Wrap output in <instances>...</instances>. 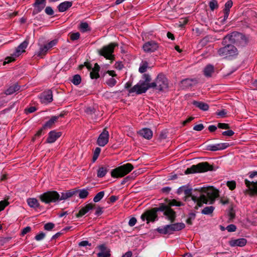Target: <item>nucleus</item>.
<instances>
[{
    "label": "nucleus",
    "mask_w": 257,
    "mask_h": 257,
    "mask_svg": "<svg viewBox=\"0 0 257 257\" xmlns=\"http://www.w3.org/2000/svg\"><path fill=\"white\" fill-rule=\"evenodd\" d=\"M232 2L231 1H228L225 4V9L224 10H227L229 11L230 8H231L232 6Z\"/></svg>",
    "instance_id": "48"
},
{
    "label": "nucleus",
    "mask_w": 257,
    "mask_h": 257,
    "mask_svg": "<svg viewBox=\"0 0 257 257\" xmlns=\"http://www.w3.org/2000/svg\"><path fill=\"white\" fill-rule=\"evenodd\" d=\"M93 205L91 204H88L82 208L77 215L78 217H81L93 209Z\"/></svg>",
    "instance_id": "24"
},
{
    "label": "nucleus",
    "mask_w": 257,
    "mask_h": 257,
    "mask_svg": "<svg viewBox=\"0 0 257 257\" xmlns=\"http://www.w3.org/2000/svg\"><path fill=\"white\" fill-rule=\"evenodd\" d=\"M27 203L31 208H37L39 206V203L36 198H30L27 199Z\"/></svg>",
    "instance_id": "31"
},
{
    "label": "nucleus",
    "mask_w": 257,
    "mask_h": 257,
    "mask_svg": "<svg viewBox=\"0 0 257 257\" xmlns=\"http://www.w3.org/2000/svg\"><path fill=\"white\" fill-rule=\"evenodd\" d=\"M137 222V219L135 217L131 218L128 221V225L130 226H134Z\"/></svg>",
    "instance_id": "54"
},
{
    "label": "nucleus",
    "mask_w": 257,
    "mask_h": 257,
    "mask_svg": "<svg viewBox=\"0 0 257 257\" xmlns=\"http://www.w3.org/2000/svg\"><path fill=\"white\" fill-rule=\"evenodd\" d=\"M148 68V63L147 61H142L140 64V66L139 69V71L143 73L147 71Z\"/></svg>",
    "instance_id": "35"
},
{
    "label": "nucleus",
    "mask_w": 257,
    "mask_h": 257,
    "mask_svg": "<svg viewBox=\"0 0 257 257\" xmlns=\"http://www.w3.org/2000/svg\"><path fill=\"white\" fill-rule=\"evenodd\" d=\"M72 5L71 2L65 1L60 3L58 6V9L60 12H64L67 10Z\"/></svg>",
    "instance_id": "23"
},
{
    "label": "nucleus",
    "mask_w": 257,
    "mask_h": 257,
    "mask_svg": "<svg viewBox=\"0 0 257 257\" xmlns=\"http://www.w3.org/2000/svg\"><path fill=\"white\" fill-rule=\"evenodd\" d=\"M99 54L106 59L111 60L112 59V43L103 47L99 51Z\"/></svg>",
    "instance_id": "12"
},
{
    "label": "nucleus",
    "mask_w": 257,
    "mask_h": 257,
    "mask_svg": "<svg viewBox=\"0 0 257 257\" xmlns=\"http://www.w3.org/2000/svg\"><path fill=\"white\" fill-rule=\"evenodd\" d=\"M214 210V207L210 206L205 207L202 210L201 213L205 215H210L212 213Z\"/></svg>",
    "instance_id": "36"
},
{
    "label": "nucleus",
    "mask_w": 257,
    "mask_h": 257,
    "mask_svg": "<svg viewBox=\"0 0 257 257\" xmlns=\"http://www.w3.org/2000/svg\"><path fill=\"white\" fill-rule=\"evenodd\" d=\"M81 77L80 76V75H75L73 77V79L71 81V82L74 84V85H78L81 82Z\"/></svg>",
    "instance_id": "40"
},
{
    "label": "nucleus",
    "mask_w": 257,
    "mask_h": 257,
    "mask_svg": "<svg viewBox=\"0 0 257 257\" xmlns=\"http://www.w3.org/2000/svg\"><path fill=\"white\" fill-rule=\"evenodd\" d=\"M9 204L7 200H2L0 201V211L3 210Z\"/></svg>",
    "instance_id": "44"
},
{
    "label": "nucleus",
    "mask_w": 257,
    "mask_h": 257,
    "mask_svg": "<svg viewBox=\"0 0 257 257\" xmlns=\"http://www.w3.org/2000/svg\"><path fill=\"white\" fill-rule=\"evenodd\" d=\"M194 82V81L192 79H190L183 80L181 82V87L183 88H187L192 86Z\"/></svg>",
    "instance_id": "32"
},
{
    "label": "nucleus",
    "mask_w": 257,
    "mask_h": 257,
    "mask_svg": "<svg viewBox=\"0 0 257 257\" xmlns=\"http://www.w3.org/2000/svg\"><path fill=\"white\" fill-rule=\"evenodd\" d=\"M226 112L225 110H221L220 111L217 112V114L221 117H223L226 114Z\"/></svg>",
    "instance_id": "60"
},
{
    "label": "nucleus",
    "mask_w": 257,
    "mask_h": 257,
    "mask_svg": "<svg viewBox=\"0 0 257 257\" xmlns=\"http://www.w3.org/2000/svg\"><path fill=\"white\" fill-rule=\"evenodd\" d=\"M224 14L223 20L225 21L228 17L229 11H228L227 10H224Z\"/></svg>",
    "instance_id": "63"
},
{
    "label": "nucleus",
    "mask_w": 257,
    "mask_h": 257,
    "mask_svg": "<svg viewBox=\"0 0 257 257\" xmlns=\"http://www.w3.org/2000/svg\"><path fill=\"white\" fill-rule=\"evenodd\" d=\"M169 226L170 227L171 233H172L174 231H179L183 229L185 227V225L183 223H177L170 224Z\"/></svg>",
    "instance_id": "25"
},
{
    "label": "nucleus",
    "mask_w": 257,
    "mask_h": 257,
    "mask_svg": "<svg viewBox=\"0 0 257 257\" xmlns=\"http://www.w3.org/2000/svg\"><path fill=\"white\" fill-rule=\"evenodd\" d=\"M36 110V108L35 106H31L28 108L27 110V112L28 113H32Z\"/></svg>",
    "instance_id": "62"
},
{
    "label": "nucleus",
    "mask_w": 257,
    "mask_h": 257,
    "mask_svg": "<svg viewBox=\"0 0 257 257\" xmlns=\"http://www.w3.org/2000/svg\"><path fill=\"white\" fill-rule=\"evenodd\" d=\"M61 116V115H60L59 116H52L51 118L44 124L43 127L45 128L51 127V126L57 121L59 117Z\"/></svg>",
    "instance_id": "27"
},
{
    "label": "nucleus",
    "mask_w": 257,
    "mask_h": 257,
    "mask_svg": "<svg viewBox=\"0 0 257 257\" xmlns=\"http://www.w3.org/2000/svg\"><path fill=\"white\" fill-rule=\"evenodd\" d=\"M109 134L105 129L99 135L97 144L100 147H104L108 142Z\"/></svg>",
    "instance_id": "13"
},
{
    "label": "nucleus",
    "mask_w": 257,
    "mask_h": 257,
    "mask_svg": "<svg viewBox=\"0 0 257 257\" xmlns=\"http://www.w3.org/2000/svg\"><path fill=\"white\" fill-rule=\"evenodd\" d=\"M217 129V127L215 125H209L208 127V130L211 132H213L215 131Z\"/></svg>",
    "instance_id": "61"
},
{
    "label": "nucleus",
    "mask_w": 257,
    "mask_h": 257,
    "mask_svg": "<svg viewBox=\"0 0 257 257\" xmlns=\"http://www.w3.org/2000/svg\"><path fill=\"white\" fill-rule=\"evenodd\" d=\"M236 229V226L233 224H230L226 227V229L229 232L235 231Z\"/></svg>",
    "instance_id": "49"
},
{
    "label": "nucleus",
    "mask_w": 257,
    "mask_h": 257,
    "mask_svg": "<svg viewBox=\"0 0 257 257\" xmlns=\"http://www.w3.org/2000/svg\"><path fill=\"white\" fill-rule=\"evenodd\" d=\"M62 134L60 132L51 131L49 133L48 137L47 139V142L48 143H54L60 136Z\"/></svg>",
    "instance_id": "18"
},
{
    "label": "nucleus",
    "mask_w": 257,
    "mask_h": 257,
    "mask_svg": "<svg viewBox=\"0 0 257 257\" xmlns=\"http://www.w3.org/2000/svg\"><path fill=\"white\" fill-rule=\"evenodd\" d=\"M226 185L231 190H234L236 187V183L234 181H228Z\"/></svg>",
    "instance_id": "43"
},
{
    "label": "nucleus",
    "mask_w": 257,
    "mask_h": 257,
    "mask_svg": "<svg viewBox=\"0 0 257 257\" xmlns=\"http://www.w3.org/2000/svg\"><path fill=\"white\" fill-rule=\"evenodd\" d=\"M203 128L204 125H203V124H196L193 127V130L197 131H201Z\"/></svg>",
    "instance_id": "52"
},
{
    "label": "nucleus",
    "mask_w": 257,
    "mask_h": 257,
    "mask_svg": "<svg viewBox=\"0 0 257 257\" xmlns=\"http://www.w3.org/2000/svg\"><path fill=\"white\" fill-rule=\"evenodd\" d=\"M98 248L99 252L97 255L98 257H108L110 255V250L103 244L99 245Z\"/></svg>",
    "instance_id": "20"
},
{
    "label": "nucleus",
    "mask_w": 257,
    "mask_h": 257,
    "mask_svg": "<svg viewBox=\"0 0 257 257\" xmlns=\"http://www.w3.org/2000/svg\"><path fill=\"white\" fill-rule=\"evenodd\" d=\"M41 102L42 103L47 104L53 100L52 92L51 90L44 92L40 96Z\"/></svg>",
    "instance_id": "16"
},
{
    "label": "nucleus",
    "mask_w": 257,
    "mask_h": 257,
    "mask_svg": "<svg viewBox=\"0 0 257 257\" xmlns=\"http://www.w3.org/2000/svg\"><path fill=\"white\" fill-rule=\"evenodd\" d=\"M158 44L153 41L146 43L143 47V48L146 52L151 53L155 51L158 48Z\"/></svg>",
    "instance_id": "15"
},
{
    "label": "nucleus",
    "mask_w": 257,
    "mask_h": 257,
    "mask_svg": "<svg viewBox=\"0 0 257 257\" xmlns=\"http://www.w3.org/2000/svg\"><path fill=\"white\" fill-rule=\"evenodd\" d=\"M20 89V86L17 84L10 86L6 91L7 95H11Z\"/></svg>",
    "instance_id": "29"
},
{
    "label": "nucleus",
    "mask_w": 257,
    "mask_h": 257,
    "mask_svg": "<svg viewBox=\"0 0 257 257\" xmlns=\"http://www.w3.org/2000/svg\"><path fill=\"white\" fill-rule=\"evenodd\" d=\"M234 43L238 46H243L246 44L247 40L245 37L241 33L233 32L230 35L226 36L223 40L222 43L225 45L227 42Z\"/></svg>",
    "instance_id": "4"
},
{
    "label": "nucleus",
    "mask_w": 257,
    "mask_h": 257,
    "mask_svg": "<svg viewBox=\"0 0 257 257\" xmlns=\"http://www.w3.org/2000/svg\"><path fill=\"white\" fill-rule=\"evenodd\" d=\"M85 65L88 70L92 69V71L90 73V76L91 79H96L99 77L98 72L99 71V66L97 64H95L93 68H92V65L88 63H85Z\"/></svg>",
    "instance_id": "14"
},
{
    "label": "nucleus",
    "mask_w": 257,
    "mask_h": 257,
    "mask_svg": "<svg viewBox=\"0 0 257 257\" xmlns=\"http://www.w3.org/2000/svg\"><path fill=\"white\" fill-rule=\"evenodd\" d=\"M88 245H90V244L89 243L88 241L86 240L82 241L79 243V245L81 246H86Z\"/></svg>",
    "instance_id": "58"
},
{
    "label": "nucleus",
    "mask_w": 257,
    "mask_h": 257,
    "mask_svg": "<svg viewBox=\"0 0 257 257\" xmlns=\"http://www.w3.org/2000/svg\"><path fill=\"white\" fill-rule=\"evenodd\" d=\"M107 173V169L104 167H101L97 170V176L98 177L101 178L104 177Z\"/></svg>",
    "instance_id": "37"
},
{
    "label": "nucleus",
    "mask_w": 257,
    "mask_h": 257,
    "mask_svg": "<svg viewBox=\"0 0 257 257\" xmlns=\"http://www.w3.org/2000/svg\"><path fill=\"white\" fill-rule=\"evenodd\" d=\"M157 230L160 233L163 234H171V231L170 230V227L169 225H167L161 227H159L157 229Z\"/></svg>",
    "instance_id": "30"
},
{
    "label": "nucleus",
    "mask_w": 257,
    "mask_h": 257,
    "mask_svg": "<svg viewBox=\"0 0 257 257\" xmlns=\"http://www.w3.org/2000/svg\"><path fill=\"white\" fill-rule=\"evenodd\" d=\"M85 112L88 114H92L93 113H95V109L93 107H89L86 108V109L85 110Z\"/></svg>",
    "instance_id": "51"
},
{
    "label": "nucleus",
    "mask_w": 257,
    "mask_h": 257,
    "mask_svg": "<svg viewBox=\"0 0 257 257\" xmlns=\"http://www.w3.org/2000/svg\"><path fill=\"white\" fill-rule=\"evenodd\" d=\"M34 5H45V0H36Z\"/></svg>",
    "instance_id": "59"
},
{
    "label": "nucleus",
    "mask_w": 257,
    "mask_h": 257,
    "mask_svg": "<svg viewBox=\"0 0 257 257\" xmlns=\"http://www.w3.org/2000/svg\"><path fill=\"white\" fill-rule=\"evenodd\" d=\"M179 191L184 193L187 201H192L194 202L195 209L202 207L203 204H212L219 195L218 191L212 187L196 189L192 194V189L184 186L179 188Z\"/></svg>",
    "instance_id": "1"
},
{
    "label": "nucleus",
    "mask_w": 257,
    "mask_h": 257,
    "mask_svg": "<svg viewBox=\"0 0 257 257\" xmlns=\"http://www.w3.org/2000/svg\"><path fill=\"white\" fill-rule=\"evenodd\" d=\"M218 127L222 129H228L229 128V125L224 123H219L218 124Z\"/></svg>",
    "instance_id": "53"
},
{
    "label": "nucleus",
    "mask_w": 257,
    "mask_h": 257,
    "mask_svg": "<svg viewBox=\"0 0 257 257\" xmlns=\"http://www.w3.org/2000/svg\"><path fill=\"white\" fill-rule=\"evenodd\" d=\"M45 11V13L48 15H52L54 14V11L52 8L50 7H47Z\"/></svg>",
    "instance_id": "50"
},
{
    "label": "nucleus",
    "mask_w": 257,
    "mask_h": 257,
    "mask_svg": "<svg viewBox=\"0 0 257 257\" xmlns=\"http://www.w3.org/2000/svg\"><path fill=\"white\" fill-rule=\"evenodd\" d=\"M104 195V191H100L98 192L93 198V201L94 202H99L103 197Z\"/></svg>",
    "instance_id": "39"
},
{
    "label": "nucleus",
    "mask_w": 257,
    "mask_h": 257,
    "mask_svg": "<svg viewBox=\"0 0 257 257\" xmlns=\"http://www.w3.org/2000/svg\"><path fill=\"white\" fill-rule=\"evenodd\" d=\"M80 37V34L78 32L74 33L70 35V39L72 41L76 40Z\"/></svg>",
    "instance_id": "47"
},
{
    "label": "nucleus",
    "mask_w": 257,
    "mask_h": 257,
    "mask_svg": "<svg viewBox=\"0 0 257 257\" xmlns=\"http://www.w3.org/2000/svg\"><path fill=\"white\" fill-rule=\"evenodd\" d=\"M214 67L210 64L207 65L204 69V74L206 77H211L214 73Z\"/></svg>",
    "instance_id": "26"
},
{
    "label": "nucleus",
    "mask_w": 257,
    "mask_h": 257,
    "mask_svg": "<svg viewBox=\"0 0 257 257\" xmlns=\"http://www.w3.org/2000/svg\"><path fill=\"white\" fill-rule=\"evenodd\" d=\"M80 31L83 32H86L90 30L89 26L87 23L86 22H82L80 23L79 27Z\"/></svg>",
    "instance_id": "34"
},
{
    "label": "nucleus",
    "mask_w": 257,
    "mask_h": 257,
    "mask_svg": "<svg viewBox=\"0 0 257 257\" xmlns=\"http://www.w3.org/2000/svg\"><path fill=\"white\" fill-rule=\"evenodd\" d=\"M58 39H55L50 42H47L45 44L39 43V49L35 52V55L39 57H42L46 54L49 50L55 46L58 43Z\"/></svg>",
    "instance_id": "7"
},
{
    "label": "nucleus",
    "mask_w": 257,
    "mask_h": 257,
    "mask_svg": "<svg viewBox=\"0 0 257 257\" xmlns=\"http://www.w3.org/2000/svg\"><path fill=\"white\" fill-rule=\"evenodd\" d=\"M140 135L143 138L149 140L151 139L153 136L152 131L148 128H144L139 131Z\"/></svg>",
    "instance_id": "22"
},
{
    "label": "nucleus",
    "mask_w": 257,
    "mask_h": 257,
    "mask_svg": "<svg viewBox=\"0 0 257 257\" xmlns=\"http://www.w3.org/2000/svg\"><path fill=\"white\" fill-rule=\"evenodd\" d=\"M33 6L35 8L33 11V14L35 15L40 13L44 8L45 5H34V4Z\"/></svg>",
    "instance_id": "38"
},
{
    "label": "nucleus",
    "mask_w": 257,
    "mask_h": 257,
    "mask_svg": "<svg viewBox=\"0 0 257 257\" xmlns=\"http://www.w3.org/2000/svg\"><path fill=\"white\" fill-rule=\"evenodd\" d=\"M209 7L212 11L216 9L218 7V5L217 1L215 0H212L209 2Z\"/></svg>",
    "instance_id": "41"
},
{
    "label": "nucleus",
    "mask_w": 257,
    "mask_h": 257,
    "mask_svg": "<svg viewBox=\"0 0 257 257\" xmlns=\"http://www.w3.org/2000/svg\"><path fill=\"white\" fill-rule=\"evenodd\" d=\"M217 52L219 56L226 58L236 55L237 50L234 46L227 44L226 46L218 49Z\"/></svg>",
    "instance_id": "9"
},
{
    "label": "nucleus",
    "mask_w": 257,
    "mask_h": 257,
    "mask_svg": "<svg viewBox=\"0 0 257 257\" xmlns=\"http://www.w3.org/2000/svg\"><path fill=\"white\" fill-rule=\"evenodd\" d=\"M75 194V191L61 193V196L56 191H48L40 195L41 201L45 203L55 202L58 200H65Z\"/></svg>",
    "instance_id": "3"
},
{
    "label": "nucleus",
    "mask_w": 257,
    "mask_h": 257,
    "mask_svg": "<svg viewBox=\"0 0 257 257\" xmlns=\"http://www.w3.org/2000/svg\"><path fill=\"white\" fill-rule=\"evenodd\" d=\"M54 227V224L53 223H47L44 225V228L45 230L50 231L52 230Z\"/></svg>",
    "instance_id": "45"
},
{
    "label": "nucleus",
    "mask_w": 257,
    "mask_h": 257,
    "mask_svg": "<svg viewBox=\"0 0 257 257\" xmlns=\"http://www.w3.org/2000/svg\"><path fill=\"white\" fill-rule=\"evenodd\" d=\"M182 205L183 204L181 202L177 201V200L173 199L170 201V202L169 203V205L168 206H169V207H170L171 206H182Z\"/></svg>",
    "instance_id": "42"
},
{
    "label": "nucleus",
    "mask_w": 257,
    "mask_h": 257,
    "mask_svg": "<svg viewBox=\"0 0 257 257\" xmlns=\"http://www.w3.org/2000/svg\"><path fill=\"white\" fill-rule=\"evenodd\" d=\"M246 243V240L244 238H239L237 239H232L229 241V244L231 246H243Z\"/></svg>",
    "instance_id": "21"
},
{
    "label": "nucleus",
    "mask_w": 257,
    "mask_h": 257,
    "mask_svg": "<svg viewBox=\"0 0 257 257\" xmlns=\"http://www.w3.org/2000/svg\"><path fill=\"white\" fill-rule=\"evenodd\" d=\"M115 68L118 70H121V69L123 67V64L121 62H117L115 64Z\"/></svg>",
    "instance_id": "56"
},
{
    "label": "nucleus",
    "mask_w": 257,
    "mask_h": 257,
    "mask_svg": "<svg viewBox=\"0 0 257 257\" xmlns=\"http://www.w3.org/2000/svg\"><path fill=\"white\" fill-rule=\"evenodd\" d=\"M132 255V252L131 251H127L122 257H131Z\"/></svg>",
    "instance_id": "64"
},
{
    "label": "nucleus",
    "mask_w": 257,
    "mask_h": 257,
    "mask_svg": "<svg viewBox=\"0 0 257 257\" xmlns=\"http://www.w3.org/2000/svg\"><path fill=\"white\" fill-rule=\"evenodd\" d=\"M88 189H83L77 191H75V193H78V196L81 199H84L87 197L89 193Z\"/></svg>",
    "instance_id": "33"
},
{
    "label": "nucleus",
    "mask_w": 257,
    "mask_h": 257,
    "mask_svg": "<svg viewBox=\"0 0 257 257\" xmlns=\"http://www.w3.org/2000/svg\"><path fill=\"white\" fill-rule=\"evenodd\" d=\"M134 169L133 166L127 163L113 169V177H122L129 173Z\"/></svg>",
    "instance_id": "10"
},
{
    "label": "nucleus",
    "mask_w": 257,
    "mask_h": 257,
    "mask_svg": "<svg viewBox=\"0 0 257 257\" xmlns=\"http://www.w3.org/2000/svg\"><path fill=\"white\" fill-rule=\"evenodd\" d=\"M193 104L195 105L196 107H198L200 109L206 111L209 108V106L207 103L199 102L197 101H194L193 102Z\"/></svg>",
    "instance_id": "28"
},
{
    "label": "nucleus",
    "mask_w": 257,
    "mask_h": 257,
    "mask_svg": "<svg viewBox=\"0 0 257 257\" xmlns=\"http://www.w3.org/2000/svg\"><path fill=\"white\" fill-rule=\"evenodd\" d=\"M28 45V42L24 41L22 42L16 49V51L12 55V56L8 57L5 59V61L3 62V65L6 64L14 61L16 57H19L22 53L25 51L26 48Z\"/></svg>",
    "instance_id": "8"
},
{
    "label": "nucleus",
    "mask_w": 257,
    "mask_h": 257,
    "mask_svg": "<svg viewBox=\"0 0 257 257\" xmlns=\"http://www.w3.org/2000/svg\"><path fill=\"white\" fill-rule=\"evenodd\" d=\"M149 88H151L150 83L145 82H139L130 89V93L136 92L138 94H142L146 92Z\"/></svg>",
    "instance_id": "11"
},
{
    "label": "nucleus",
    "mask_w": 257,
    "mask_h": 257,
    "mask_svg": "<svg viewBox=\"0 0 257 257\" xmlns=\"http://www.w3.org/2000/svg\"><path fill=\"white\" fill-rule=\"evenodd\" d=\"M229 145L227 143H219L215 145H210L208 146L207 150L211 151H216L221 150L227 148Z\"/></svg>",
    "instance_id": "17"
},
{
    "label": "nucleus",
    "mask_w": 257,
    "mask_h": 257,
    "mask_svg": "<svg viewBox=\"0 0 257 257\" xmlns=\"http://www.w3.org/2000/svg\"><path fill=\"white\" fill-rule=\"evenodd\" d=\"M158 211H164V215L171 222L174 221L176 217L175 212L169 206L161 204L159 207L154 208L144 212L141 215V219L144 221L146 220L147 223L150 221H154L157 217Z\"/></svg>",
    "instance_id": "2"
},
{
    "label": "nucleus",
    "mask_w": 257,
    "mask_h": 257,
    "mask_svg": "<svg viewBox=\"0 0 257 257\" xmlns=\"http://www.w3.org/2000/svg\"><path fill=\"white\" fill-rule=\"evenodd\" d=\"M245 184L248 188L250 195H253L254 194H257V181L255 182H251L246 179L245 180Z\"/></svg>",
    "instance_id": "19"
},
{
    "label": "nucleus",
    "mask_w": 257,
    "mask_h": 257,
    "mask_svg": "<svg viewBox=\"0 0 257 257\" xmlns=\"http://www.w3.org/2000/svg\"><path fill=\"white\" fill-rule=\"evenodd\" d=\"M213 170V166L210 165L207 162H202L195 165H192L190 168H187L185 173L186 174H189L202 173Z\"/></svg>",
    "instance_id": "5"
},
{
    "label": "nucleus",
    "mask_w": 257,
    "mask_h": 257,
    "mask_svg": "<svg viewBox=\"0 0 257 257\" xmlns=\"http://www.w3.org/2000/svg\"><path fill=\"white\" fill-rule=\"evenodd\" d=\"M234 134V132L232 130H228L222 133V135L227 136H232Z\"/></svg>",
    "instance_id": "55"
},
{
    "label": "nucleus",
    "mask_w": 257,
    "mask_h": 257,
    "mask_svg": "<svg viewBox=\"0 0 257 257\" xmlns=\"http://www.w3.org/2000/svg\"><path fill=\"white\" fill-rule=\"evenodd\" d=\"M31 230V227H29V226H27L25 228H24L22 231V234L23 235H25L26 234V233H27L28 232H30Z\"/></svg>",
    "instance_id": "57"
},
{
    "label": "nucleus",
    "mask_w": 257,
    "mask_h": 257,
    "mask_svg": "<svg viewBox=\"0 0 257 257\" xmlns=\"http://www.w3.org/2000/svg\"><path fill=\"white\" fill-rule=\"evenodd\" d=\"M151 88H156L158 91H163L168 87V80L164 75L159 74L155 81L150 83Z\"/></svg>",
    "instance_id": "6"
},
{
    "label": "nucleus",
    "mask_w": 257,
    "mask_h": 257,
    "mask_svg": "<svg viewBox=\"0 0 257 257\" xmlns=\"http://www.w3.org/2000/svg\"><path fill=\"white\" fill-rule=\"evenodd\" d=\"M45 236V234L41 232L39 233L38 234L35 236V238L37 241H40L42 240Z\"/></svg>",
    "instance_id": "46"
}]
</instances>
